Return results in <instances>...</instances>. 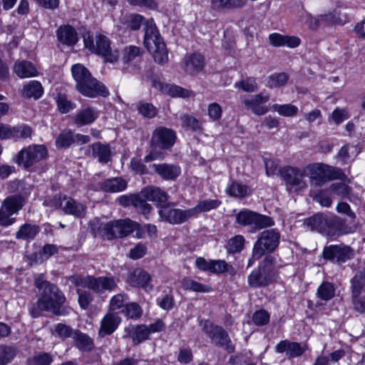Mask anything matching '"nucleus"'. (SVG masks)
Here are the masks:
<instances>
[{"instance_id": "nucleus-1", "label": "nucleus", "mask_w": 365, "mask_h": 365, "mask_svg": "<svg viewBox=\"0 0 365 365\" xmlns=\"http://www.w3.org/2000/svg\"><path fill=\"white\" fill-rule=\"evenodd\" d=\"M34 286L38 290L36 304H31L29 307L30 314L37 318L42 311L49 312L56 316H66L70 313V308L64 305L66 297L54 284L44 279L43 274H38L34 278Z\"/></svg>"}, {"instance_id": "nucleus-2", "label": "nucleus", "mask_w": 365, "mask_h": 365, "mask_svg": "<svg viewBox=\"0 0 365 365\" xmlns=\"http://www.w3.org/2000/svg\"><path fill=\"white\" fill-rule=\"evenodd\" d=\"M72 76L76 82V89L83 96L96 98L98 96L106 97L109 92L106 86L93 78L87 68L80 63L72 66Z\"/></svg>"}, {"instance_id": "nucleus-3", "label": "nucleus", "mask_w": 365, "mask_h": 365, "mask_svg": "<svg viewBox=\"0 0 365 365\" xmlns=\"http://www.w3.org/2000/svg\"><path fill=\"white\" fill-rule=\"evenodd\" d=\"M138 227L137 222L126 218L102 223L98 227L93 226L92 232L95 237L98 236L103 240H112L127 237L137 230Z\"/></svg>"}, {"instance_id": "nucleus-4", "label": "nucleus", "mask_w": 365, "mask_h": 365, "mask_svg": "<svg viewBox=\"0 0 365 365\" xmlns=\"http://www.w3.org/2000/svg\"><path fill=\"white\" fill-rule=\"evenodd\" d=\"M144 45L152 53L155 62L163 64L168 61V50L153 20L145 24Z\"/></svg>"}, {"instance_id": "nucleus-5", "label": "nucleus", "mask_w": 365, "mask_h": 365, "mask_svg": "<svg viewBox=\"0 0 365 365\" xmlns=\"http://www.w3.org/2000/svg\"><path fill=\"white\" fill-rule=\"evenodd\" d=\"M305 175L309 177L312 183L319 186L333 180H344L346 175L342 169L326 165L322 163H315L304 168Z\"/></svg>"}, {"instance_id": "nucleus-6", "label": "nucleus", "mask_w": 365, "mask_h": 365, "mask_svg": "<svg viewBox=\"0 0 365 365\" xmlns=\"http://www.w3.org/2000/svg\"><path fill=\"white\" fill-rule=\"evenodd\" d=\"M276 259L271 255H267L262 265L255 269L248 277V284L252 287H266L272 283L277 277L274 267Z\"/></svg>"}, {"instance_id": "nucleus-7", "label": "nucleus", "mask_w": 365, "mask_h": 365, "mask_svg": "<svg viewBox=\"0 0 365 365\" xmlns=\"http://www.w3.org/2000/svg\"><path fill=\"white\" fill-rule=\"evenodd\" d=\"M48 149L43 145H30L23 148L12 158L19 166L29 169L47 159Z\"/></svg>"}, {"instance_id": "nucleus-8", "label": "nucleus", "mask_w": 365, "mask_h": 365, "mask_svg": "<svg viewBox=\"0 0 365 365\" xmlns=\"http://www.w3.org/2000/svg\"><path fill=\"white\" fill-rule=\"evenodd\" d=\"M69 280L77 287L90 289L98 294H103L106 291L112 292L117 287L115 279L110 277L73 275L69 277Z\"/></svg>"}, {"instance_id": "nucleus-9", "label": "nucleus", "mask_w": 365, "mask_h": 365, "mask_svg": "<svg viewBox=\"0 0 365 365\" xmlns=\"http://www.w3.org/2000/svg\"><path fill=\"white\" fill-rule=\"evenodd\" d=\"M84 46L92 53L103 57L106 62L113 63L118 61L119 57L118 51L112 49L110 39L105 35L98 34L96 36L95 40L90 36L84 37Z\"/></svg>"}, {"instance_id": "nucleus-10", "label": "nucleus", "mask_w": 365, "mask_h": 365, "mask_svg": "<svg viewBox=\"0 0 365 365\" xmlns=\"http://www.w3.org/2000/svg\"><path fill=\"white\" fill-rule=\"evenodd\" d=\"M280 234L275 229L264 230L260 233L252 249V257L259 259L262 256L273 252L279 246Z\"/></svg>"}, {"instance_id": "nucleus-11", "label": "nucleus", "mask_w": 365, "mask_h": 365, "mask_svg": "<svg viewBox=\"0 0 365 365\" xmlns=\"http://www.w3.org/2000/svg\"><path fill=\"white\" fill-rule=\"evenodd\" d=\"M235 222L242 226H249L250 227V231L252 233L274 225V220L270 217L248 209H243L240 211L236 215Z\"/></svg>"}, {"instance_id": "nucleus-12", "label": "nucleus", "mask_w": 365, "mask_h": 365, "mask_svg": "<svg viewBox=\"0 0 365 365\" xmlns=\"http://www.w3.org/2000/svg\"><path fill=\"white\" fill-rule=\"evenodd\" d=\"M201 324L203 331L208 336L213 344L225 349L228 353L235 351V346L232 343L229 334L225 329L207 320L202 321Z\"/></svg>"}, {"instance_id": "nucleus-13", "label": "nucleus", "mask_w": 365, "mask_h": 365, "mask_svg": "<svg viewBox=\"0 0 365 365\" xmlns=\"http://www.w3.org/2000/svg\"><path fill=\"white\" fill-rule=\"evenodd\" d=\"M175 203H168L158 210L159 219L171 225H180L192 218L190 209L175 208Z\"/></svg>"}, {"instance_id": "nucleus-14", "label": "nucleus", "mask_w": 365, "mask_h": 365, "mask_svg": "<svg viewBox=\"0 0 365 365\" xmlns=\"http://www.w3.org/2000/svg\"><path fill=\"white\" fill-rule=\"evenodd\" d=\"M175 139V131L165 127H158L153 133L150 145L153 148L168 150L173 146Z\"/></svg>"}, {"instance_id": "nucleus-15", "label": "nucleus", "mask_w": 365, "mask_h": 365, "mask_svg": "<svg viewBox=\"0 0 365 365\" xmlns=\"http://www.w3.org/2000/svg\"><path fill=\"white\" fill-rule=\"evenodd\" d=\"M353 250L348 246L329 245L324 248L323 256L324 259L338 263H344L353 257Z\"/></svg>"}, {"instance_id": "nucleus-16", "label": "nucleus", "mask_w": 365, "mask_h": 365, "mask_svg": "<svg viewBox=\"0 0 365 365\" xmlns=\"http://www.w3.org/2000/svg\"><path fill=\"white\" fill-rule=\"evenodd\" d=\"M269 100V96L264 92L253 96L245 97L242 103L247 110H250L254 114L262 115L268 112L267 107L264 106Z\"/></svg>"}, {"instance_id": "nucleus-17", "label": "nucleus", "mask_w": 365, "mask_h": 365, "mask_svg": "<svg viewBox=\"0 0 365 365\" xmlns=\"http://www.w3.org/2000/svg\"><path fill=\"white\" fill-rule=\"evenodd\" d=\"M24 197L21 195H16L6 197L2 202L1 209L9 222L6 224H1L3 226H9L14 222V218L9 217L18 212L24 205Z\"/></svg>"}, {"instance_id": "nucleus-18", "label": "nucleus", "mask_w": 365, "mask_h": 365, "mask_svg": "<svg viewBox=\"0 0 365 365\" xmlns=\"http://www.w3.org/2000/svg\"><path fill=\"white\" fill-rule=\"evenodd\" d=\"M279 173L287 184L298 187L299 188L307 187L306 181L304 180L305 175L304 169L302 170L296 167L287 166L280 170Z\"/></svg>"}, {"instance_id": "nucleus-19", "label": "nucleus", "mask_w": 365, "mask_h": 365, "mask_svg": "<svg viewBox=\"0 0 365 365\" xmlns=\"http://www.w3.org/2000/svg\"><path fill=\"white\" fill-rule=\"evenodd\" d=\"M140 195L145 200L154 202L159 209L166 205L169 199V195L166 191L154 185L143 187Z\"/></svg>"}, {"instance_id": "nucleus-20", "label": "nucleus", "mask_w": 365, "mask_h": 365, "mask_svg": "<svg viewBox=\"0 0 365 365\" xmlns=\"http://www.w3.org/2000/svg\"><path fill=\"white\" fill-rule=\"evenodd\" d=\"M59 207L65 214L78 218L84 217L86 212V207L83 203L66 195L59 198Z\"/></svg>"}, {"instance_id": "nucleus-21", "label": "nucleus", "mask_w": 365, "mask_h": 365, "mask_svg": "<svg viewBox=\"0 0 365 365\" xmlns=\"http://www.w3.org/2000/svg\"><path fill=\"white\" fill-rule=\"evenodd\" d=\"M120 322L121 318L117 313L108 312L104 315L101 322L98 336L103 338L112 334L117 329Z\"/></svg>"}, {"instance_id": "nucleus-22", "label": "nucleus", "mask_w": 365, "mask_h": 365, "mask_svg": "<svg viewBox=\"0 0 365 365\" xmlns=\"http://www.w3.org/2000/svg\"><path fill=\"white\" fill-rule=\"evenodd\" d=\"M152 168L162 179L175 180L181 174V168L176 164L159 163L153 164Z\"/></svg>"}, {"instance_id": "nucleus-23", "label": "nucleus", "mask_w": 365, "mask_h": 365, "mask_svg": "<svg viewBox=\"0 0 365 365\" xmlns=\"http://www.w3.org/2000/svg\"><path fill=\"white\" fill-rule=\"evenodd\" d=\"M307 349V346H303L297 342H291L288 340L280 341L275 346L277 353L286 352L289 358H295L302 356Z\"/></svg>"}, {"instance_id": "nucleus-24", "label": "nucleus", "mask_w": 365, "mask_h": 365, "mask_svg": "<svg viewBox=\"0 0 365 365\" xmlns=\"http://www.w3.org/2000/svg\"><path fill=\"white\" fill-rule=\"evenodd\" d=\"M153 86L159 89L162 93L168 94L172 97L188 98L192 96V92L191 91L185 89L178 86L165 83L159 80H154Z\"/></svg>"}, {"instance_id": "nucleus-25", "label": "nucleus", "mask_w": 365, "mask_h": 365, "mask_svg": "<svg viewBox=\"0 0 365 365\" xmlns=\"http://www.w3.org/2000/svg\"><path fill=\"white\" fill-rule=\"evenodd\" d=\"M150 275L142 269H136L134 270L129 278L130 284L133 287H142L148 292L153 289V287L150 284Z\"/></svg>"}, {"instance_id": "nucleus-26", "label": "nucleus", "mask_w": 365, "mask_h": 365, "mask_svg": "<svg viewBox=\"0 0 365 365\" xmlns=\"http://www.w3.org/2000/svg\"><path fill=\"white\" fill-rule=\"evenodd\" d=\"M126 333L124 338H131L135 344H138L145 341L149 337V331L144 324L129 325L124 329Z\"/></svg>"}, {"instance_id": "nucleus-27", "label": "nucleus", "mask_w": 365, "mask_h": 365, "mask_svg": "<svg viewBox=\"0 0 365 365\" xmlns=\"http://www.w3.org/2000/svg\"><path fill=\"white\" fill-rule=\"evenodd\" d=\"M269 43L275 47L287 46L289 48H296L300 43L301 40L297 36H289L282 35L278 33H273L269 36Z\"/></svg>"}, {"instance_id": "nucleus-28", "label": "nucleus", "mask_w": 365, "mask_h": 365, "mask_svg": "<svg viewBox=\"0 0 365 365\" xmlns=\"http://www.w3.org/2000/svg\"><path fill=\"white\" fill-rule=\"evenodd\" d=\"M88 153L97 158L101 163H107L110 160L111 150L108 144L95 143L88 146Z\"/></svg>"}, {"instance_id": "nucleus-29", "label": "nucleus", "mask_w": 365, "mask_h": 365, "mask_svg": "<svg viewBox=\"0 0 365 365\" xmlns=\"http://www.w3.org/2000/svg\"><path fill=\"white\" fill-rule=\"evenodd\" d=\"M98 118V112L93 108L78 110L73 117V122L78 125H86L93 123Z\"/></svg>"}, {"instance_id": "nucleus-30", "label": "nucleus", "mask_w": 365, "mask_h": 365, "mask_svg": "<svg viewBox=\"0 0 365 365\" xmlns=\"http://www.w3.org/2000/svg\"><path fill=\"white\" fill-rule=\"evenodd\" d=\"M57 37L60 42L67 46H73L78 41V34L71 26H61L57 30Z\"/></svg>"}, {"instance_id": "nucleus-31", "label": "nucleus", "mask_w": 365, "mask_h": 365, "mask_svg": "<svg viewBox=\"0 0 365 365\" xmlns=\"http://www.w3.org/2000/svg\"><path fill=\"white\" fill-rule=\"evenodd\" d=\"M14 71L20 78H30L36 76L38 74V71L34 65L27 61L16 62Z\"/></svg>"}, {"instance_id": "nucleus-32", "label": "nucleus", "mask_w": 365, "mask_h": 365, "mask_svg": "<svg viewBox=\"0 0 365 365\" xmlns=\"http://www.w3.org/2000/svg\"><path fill=\"white\" fill-rule=\"evenodd\" d=\"M220 204L221 201L217 199H205L200 200L195 207L190 208L192 217H195L202 212H207L212 210H215Z\"/></svg>"}, {"instance_id": "nucleus-33", "label": "nucleus", "mask_w": 365, "mask_h": 365, "mask_svg": "<svg viewBox=\"0 0 365 365\" xmlns=\"http://www.w3.org/2000/svg\"><path fill=\"white\" fill-rule=\"evenodd\" d=\"M40 232V227L36 225L26 223L21 225L16 233L17 240L30 241L34 240Z\"/></svg>"}, {"instance_id": "nucleus-34", "label": "nucleus", "mask_w": 365, "mask_h": 365, "mask_svg": "<svg viewBox=\"0 0 365 365\" xmlns=\"http://www.w3.org/2000/svg\"><path fill=\"white\" fill-rule=\"evenodd\" d=\"M127 187V182L121 178L108 179L101 183L102 190L109 192H118L124 190Z\"/></svg>"}, {"instance_id": "nucleus-35", "label": "nucleus", "mask_w": 365, "mask_h": 365, "mask_svg": "<svg viewBox=\"0 0 365 365\" xmlns=\"http://www.w3.org/2000/svg\"><path fill=\"white\" fill-rule=\"evenodd\" d=\"M185 70L190 73L200 71L204 67V57L200 53H193L185 61Z\"/></svg>"}, {"instance_id": "nucleus-36", "label": "nucleus", "mask_w": 365, "mask_h": 365, "mask_svg": "<svg viewBox=\"0 0 365 365\" xmlns=\"http://www.w3.org/2000/svg\"><path fill=\"white\" fill-rule=\"evenodd\" d=\"M226 192L235 197H245L251 195V189L239 182L233 181L227 185Z\"/></svg>"}, {"instance_id": "nucleus-37", "label": "nucleus", "mask_w": 365, "mask_h": 365, "mask_svg": "<svg viewBox=\"0 0 365 365\" xmlns=\"http://www.w3.org/2000/svg\"><path fill=\"white\" fill-rule=\"evenodd\" d=\"M73 339L76 342V347L83 351H89L93 348V339L86 334L82 333L78 330L76 331Z\"/></svg>"}, {"instance_id": "nucleus-38", "label": "nucleus", "mask_w": 365, "mask_h": 365, "mask_svg": "<svg viewBox=\"0 0 365 365\" xmlns=\"http://www.w3.org/2000/svg\"><path fill=\"white\" fill-rule=\"evenodd\" d=\"M182 286L186 290H190L199 293H208L212 290V287L207 284H204L196 282L192 279L184 278L182 280Z\"/></svg>"}, {"instance_id": "nucleus-39", "label": "nucleus", "mask_w": 365, "mask_h": 365, "mask_svg": "<svg viewBox=\"0 0 365 365\" xmlns=\"http://www.w3.org/2000/svg\"><path fill=\"white\" fill-rule=\"evenodd\" d=\"M43 87L40 82L31 81L24 86L23 95L28 98H39L43 93Z\"/></svg>"}, {"instance_id": "nucleus-40", "label": "nucleus", "mask_w": 365, "mask_h": 365, "mask_svg": "<svg viewBox=\"0 0 365 365\" xmlns=\"http://www.w3.org/2000/svg\"><path fill=\"white\" fill-rule=\"evenodd\" d=\"M74 143V133L71 130H63L56 138V146L58 148H68Z\"/></svg>"}, {"instance_id": "nucleus-41", "label": "nucleus", "mask_w": 365, "mask_h": 365, "mask_svg": "<svg viewBox=\"0 0 365 365\" xmlns=\"http://www.w3.org/2000/svg\"><path fill=\"white\" fill-rule=\"evenodd\" d=\"M33 134L32 128L25 124L11 126V139L17 140L19 139H26L31 138Z\"/></svg>"}, {"instance_id": "nucleus-42", "label": "nucleus", "mask_w": 365, "mask_h": 365, "mask_svg": "<svg viewBox=\"0 0 365 365\" xmlns=\"http://www.w3.org/2000/svg\"><path fill=\"white\" fill-rule=\"evenodd\" d=\"M335 288L328 282H322L317 289V295L323 301H329L334 297Z\"/></svg>"}, {"instance_id": "nucleus-43", "label": "nucleus", "mask_w": 365, "mask_h": 365, "mask_svg": "<svg viewBox=\"0 0 365 365\" xmlns=\"http://www.w3.org/2000/svg\"><path fill=\"white\" fill-rule=\"evenodd\" d=\"M182 125L187 129L193 132L201 133L202 131V123L195 117L188 114H183L180 116Z\"/></svg>"}, {"instance_id": "nucleus-44", "label": "nucleus", "mask_w": 365, "mask_h": 365, "mask_svg": "<svg viewBox=\"0 0 365 365\" xmlns=\"http://www.w3.org/2000/svg\"><path fill=\"white\" fill-rule=\"evenodd\" d=\"M244 5L245 0H211V6L213 9H233Z\"/></svg>"}, {"instance_id": "nucleus-45", "label": "nucleus", "mask_w": 365, "mask_h": 365, "mask_svg": "<svg viewBox=\"0 0 365 365\" xmlns=\"http://www.w3.org/2000/svg\"><path fill=\"white\" fill-rule=\"evenodd\" d=\"M341 220L336 217H328L327 225H326L324 235L335 236L339 235L341 232Z\"/></svg>"}, {"instance_id": "nucleus-46", "label": "nucleus", "mask_w": 365, "mask_h": 365, "mask_svg": "<svg viewBox=\"0 0 365 365\" xmlns=\"http://www.w3.org/2000/svg\"><path fill=\"white\" fill-rule=\"evenodd\" d=\"M76 331L77 330L73 329L71 327L65 324L58 323L55 325L53 334L56 335L62 340H65L70 337L73 339Z\"/></svg>"}, {"instance_id": "nucleus-47", "label": "nucleus", "mask_w": 365, "mask_h": 365, "mask_svg": "<svg viewBox=\"0 0 365 365\" xmlns=\"http://www.w3.org/2000/svg\"><path fill=\"white\" fill-rule=\"evenodd\" d=\"M245 241L244 237L240 235L230 238L226 245L227 252L229 253L241 252L244 248Z\"/></svg>"}, {"instance_id": "nucleus-48", "label": "nucleus", "mask_w": 365, "mask_h": 365, "mask_svg": "<svg viewBox=\"0 0 365 365\" xmlns=\"http://www.w3.org/2000/svg\"><path fill=\"white\" fill-rule=\"evenodd\" d=\"M235 87L247 93H252L258 89V85L253 77H247L236 82Z\"/></svg>"}, {"instance_id": "nucleus-49", "label": "nucleus", "mask_w": 365, "mask_h": 365, "mask_svg": "<svg viewBox=\"0 0 365 365\" xmlns=\"http://www.w3.org/2000/svg\"><path fill=\"white\" fill-rule=\"evenodd\" d=\"M350 283L351 297H359L364 289L365 279L356 273L354 277L351 279Z\"/></svg>"}, {"instance_id": "nucleus-50", "label": "nucleus", "mask_w": 365, "mask_h": 365, "mask_svg": "<svg viewBox=\"0 0 365 365\" xmlns=\"http://www.w3.org/2000/svg\"><path fill=\"white\" fill-rule=\"evenodd\" d=\"M143 53L141 49L135 46H126L123 49L122 57L124 63H130L136 58L140 57Z\"/></svg>"}, {"instance_id": "nucleus-51", "label": "nucleus", "mask_w": 365, "mask_h": 365, "mask_svg": "<svg viewBox=\"0 0 365 365\" xmlns=\"http://www.w3.org/2000/svg\"><path fill=\"white\" fill-rule=\"evenodd\" d=\"M58 110L61 113H67L76 108V104L69 101L66 95L58 94L56 98Z\"/></svg>"}, {"instance_id": "nucleus-52", "label": "nucleus", "mask_w": 365, "mask_h": 365, "mask_svg": "<svg viewBox=\"0 0 365 365\" xmlns=\"http://www.w3.org/2000/svg\"><path fill=\"white\" fill-rule=\"evenodd\" d=\"M123 312L130 319H138L141 317L143 311L138 304L132 302L125 306Z\"/></svg>"}, {"instance_id": "nucleus-53", "label": "nucleus", "mask_w": 365, "mask_h": 365, "mask_svg": "<svg viewBox=\"0 0 365 365\" xmlns=\"http://www.w3.org/2000/svg\"><path fill=\"white\" fill-rule=\"evenodd\" d=\"M289 79L285 73H274L269 76L268 86L270 88H277L284 86Z\"/></svg>"}, {"instance_id": "nucleus-54", "label": "nucleus", "mask_w": 365, "mask_h": 365, "mask_svg": "<svg viewBox=\"0 0 365 365\" xmlns=\"http://www.w3.org/2000/svg\"><path fill=\"white\" fill-rule=\"evenodd\" d=\"M225 272H233L234 269L232 265L227 264L225 260H212L211 272L215 274H222Z\"/></svg>"}, {"instance_id": "nucleus-55", "label": "nucleus", "mask_w": 365, "mask_h": 365, "mask_svg": "<svg viewBox=\"0 0 365 365\" xmlns=\"http://www.w3.org/2000/svg\"><path fill=\"white\" fill-rule=\"evenodd\" d=\"M138 110L143 117L148 118H154L158 113L157 108L151 103L141 102L138 106Z\"/></svg>"}, {"instance_id": "nucleus-56", "label": "nucleus", "mask_w": 365, "mask_h": 365, "mask_svg": "<svg viewBox=\"0 0 365 365\" xmlns=\"http://www.w3.org/2000/svg\"><path fill=\"white\" fill-rule=\"evenodd\" d=\"M322 220H324V215H314L310 217L306 218L304 221L303 225L308 230L317 231L320 223L322 222Z\"/></svg>"}, {"instance_id": "nucleus-57", "label": "nucleus", "mask_w": 365, "mask_h": 365, "mask_svg": "<svg viewBox=\"0 0 365 365\" xmlns=\"http://www.w3.org/2000/svg\"><path fill=\"white\" fill-rule=\"evenodd\" d=\"M274 108L276 111H277L280 115L284 116H294L297 114L298 111L297 107L290 104L285 105H274Z\"/></svg>"}, {"instance_id": "nucleus-58", "label": "nucleus", "mask_w": 365, "mask_h": 365, "mask_svg": "<svg viewBox=\"0 0 365 365\" xmlns=\"http://www.w3.org/2000/svg\"><path fill=\"white\" fill-rule=\"evenodd\" d=\"M314 200L319 203L323 207H329L331 206L332 200L327 190H321L318 191L313 197Z\"/></svg>"}, {"instance_id": "nucleus-59", "label": "nucleus", "mask_w": 365, "mask_h": 365, "mask_svg": "<svg viewBox=\"0 0 365 365\" xmlns=\"http://www.w3.org/2000/svg\"><path fill=\"white\" fill-rule=\"evenodd\" d=\"M252 321L257 326H263L269 322V314L264 309L256 311L252 315Z\"/></svg>"}, {"instance_id": "nucleus-60", "label": "nucleus", "mask_w": 365, "mask_h": 365, "mask_svg": "<svg viewBox=\"0 0 365 365\" xmlns=\"http://www.w3.org/2000/svg\"><path fill=\"white\" fill-rule=\"evenodd\" d=\"M78 303L83 309H86L93 300V296L88 291L78 289Z\"/></svg>"}, {"instance_id": "nucleus-61", "label": "nucleus", "mask_w": 365, "mask_h": 365, "mask_svg": "<svg viewBox=\"0 0 365 365\" xmlns=\"http://www.w3.org/2000/svg\"><path fill=\"white\" fill-rule=\"evenodd\" d=\"M53 357L48 353L42 352L36 354L31 359V365H50Z\"/></svg>"}, {"instance_id": "nucleus-62", "label": "nucleus", "mask_w": 365, "mask_h": 365, "mask_svg": "<svg viewBox=\"0 0 365 365\" xmlns=\"http://www.w3.org/2000/svg\"><path fill=\"white\" fill-rule=\"evenodd\" d=\"M329 190L333 193L341 197H346L350 192V187L343 182H336L331 184L329 187Z\"/></svg>"}, {"instance_id": "nucleus-63", "label": "nucleus", "mask_w": 365, "mask_h": 365, "mask_svg": "<svg viewBox=\"0 0 365 365\" xmlns=\"http://www.w3.org/2000/svg\"><path fill=\"white\" fill-rule=\"evenodd\" d=\"M128 299V296L125 294H118L113 296L110 300V309L111 310H115L123 307L124 302Z\"/></svg>"}, {"instance_id": "nucleus-64", "label": "nucleus", "mask_w": 365, "mask_h": 365, "mask_svg": "<svg viewBox=\"0 0 365 365\" xmlns=\"http://www.w3.org/2000/svg\"><path fill=\"white\" fill-rule=\"evenodd\" d=\"M0 359L6 365L15 356L16 351L13 347L4 346L1 348Z\"/></svg>"}]
</instances>
